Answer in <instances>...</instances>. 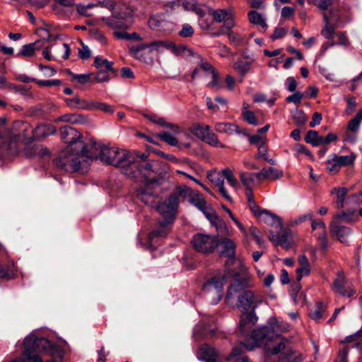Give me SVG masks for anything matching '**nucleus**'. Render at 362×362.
<instances>
[{
  "mask_svg": "<svg viewBox=\"0 0 362 362\" xmlns=\"http://www.w3.org/2000/svg\"><path fill=\"white\" fill-rule=\"evenodd\" d=\"M60 133L62 140L68 146L59 157V165L68 172L84 173L90 165V160L95 157V153H92L90 148H97V142L90 138L84 143L80 139L81 134L70 126L62 127Z\"/></svg>",
  "mask_w": 362,
  "mask_h": 362,
  "instance_id": "1",
  "label": "nucleus"
},
{
  "mask_svg": "<svg viewBox=\"0 0 362 362\" xmlns=\"http://www.w3.org/2000/svg\"><path fill=\"white\" fill-rule=\"evenodd\" d=\"M193 192L186 185L177 187L175 192L165 200L157 206V211L159 212L163 220L159 221L158 228H155L149 235V239L152 240L156 237H164L170 230V225L173 223L177 208L179 204L180 197H190Z\"/></svg>",
  "mask_w": 362,
  "mask_h": 362,
  "instance_id": "2",
  "label": "nucleus"
},
{
  "mask_svg": "<svg viewBox=\"0 0 362 362\" xmlns=\"http://www.w3.org/2000/svg\"><path fill=\"white\" fill-rule=\"evenodd\" d=\"M289 327L288 324L271 317L267 326L252 330L251 339L255 341V345L264 346L268 354H277L286 349L285 343L281 341L276 346H272V343L279 339L281 333L288 331Z\"/></svg>",
  "mask_w": 362,
  "mask_h": 362,
  "instance_id": "3",
  "label": "nucleus"
},
{
  "mask_svg": "<svg viewBox=\"0 0 362 362\" xmlns=\"http://www.w3.org/2000/svg\"><path fill=\"white\" fill-rule=\"evenodd\" d=\"M97 144V148H90L92 153H95V157L93 159L98 158L97 151L100 150L99 158L103 162L122 168L123 173L129 177L132 175L133 166L138 153L124 149L119 150L117 148L102 147L98 143Z\"/></svg>",
  "mask_w": 362,
  "mask_h": 362,
  "instance_id": "4",
  "label": "nucleus"
},
{
  "mask_svg": "<svg viewBox=\"0 0 362 362\" xmlns=\"http://www.w3.org/2000/svg\"><path fill=\"white\" fill-rule=\"evenodd\" d=\"M167 173L165 165L158 160H148L144 153L137 154L134 166L132 175L129 177L144 180L148 183L156 182L163 178Z\"/></svg>",
  "mask_w": 362,
  "mask_h": 362,
  "instance_id": "5",
  "label": "nucleus"
},
{
  "mask_svg": "<svg viewBox=\"0 0 362 362\" xmlns=\"http://www.w3.org/2000/svg\"><path fill=\"white\" fill-rule=\"evenodd\" d=\"M237 293H240L238 296V307L243 313L255 312V310L264 300L263 296L259 293H255L250 290L241 291V284L238 282L231 284L228 288L226 299L228 300Z\"/></svg>",
  "mask_w": 362,
  "mask_h": 362,
  "instance_id": "6",
  "label": "nucleus"
},
{
  "mask_svg": "<svg viewBox=\"0 0 362 362\" xmlns=\"http://www.w3.org/2000/svg\"><path fill=\"white\" fill-rule=\"evenodd\" d=\"M194 249L201 253L209 254L217 247V238L214 235L197 233L192 239Z\"/></svg>",
  "mask_w": 362,
  "mask_h": 362,
  "instance_id": "7",
  "label": "nucleus"
},
{
  "mask_svg": "<svg viewBox=\"0 0 362 362\" xmlns=\"http://www.w3.org/2000/svg\"><path fill=\"white\" fill-rule=\"evenodd\" d=\"M210 127L204 124H194L190 128L192 134L203 141L215 147L224 148L225 146L218 141L214 133L210 132Z\"/></svg>",
  "mask_w": 362,
  "mask_h": 362,
  "instance_id": "8",
  "label": "nucleus"
},
{
  "mask_svg": "<svg viewBox=\"0 0 362 362\" xmlns=\"http://www.w3.org/2000/svg\"><path fill=\"white\" fill-rule=\"evenodd\" d=\"M136 197L146 205L156 206L157 210L158 192L153 184L145 182L136 189Z\"/></svg>",
  "mask_w": 362,
  "mask_h": 362,
  "instance_id": "9",
  "label": "nucleus"
},
{
  "mask_svg": "<svg viewBox=\"0 0 362 362\" xmlns=\"http://www.w3.org/2000/svg\"><path fill=\"white\" fill-rule=\"evenodd\" d=\"M133 15V11L127 9V11L123 13L114 12L112 13V18H102L103 22L110 28L112 30H127V25L124 22L119 20H124L131 17Z\"/></svg>",
  "mask_w": 362,
  "mask_h": 362,
  "instance_id": "10",
  "label": "nucleus"
},
{
  "mask_svg": "<svg viewBox=\"0 0 362 362\" xmlns=\"http://www.w3.org/2000/svg\"><path fill=\"white\" fill-rule=\"evenodd\" d=\"M226 283L225 274L219 273L213 276L204 285V290L206 292H215L218 297V301L222 298V292L224 284Z\"/></svg>",
  "mask_w": 362,
  "mask_h": 362,
  "instance_id": "11",
  "label": "nucleus"
},
{
  "mask_svg": "<svg viewBox=\"0 0 362 362\" xmlns=\"http://www.w3.org/2000/svg\"><path fill=\"white\" fill-rule=\"evenodd\" d=\"M207 178L210 182L218 188L220 194L228 202L233 201L232 197L230 196L226 189L224 187V180L223 177L222 172L217 171L216 169L209 170L206 173Z\"/></svg>",
  "mask_w": 362,
  "mask_h": 362,
  "instance_id": "12",
  "label": "nucleus"
},
{
  "mask_svg": "<svg viewBox=\"0 0 362 362\" xmlns=\"http://www.w3.org/2000/svg\"><path fill=\"white\" fill-rule=\"evenodd\" d=\"M217 249L219 254L222 256H225L229 258H234L236 250L235 242L228 238L224 237L221 238H217Z\"/></svg>",
  "mask_w": 362,
  "mask_h": 362,
  "instance_id": "13",
  "label": "nucleus"
},
{
  "mask_svg": "<svg viewBox=\"0 0 362 362\" xmlns=\"http://www.w3.org/2000/svg\"><path fill=\"white\" fill-rule=\"evenodd\" d=\"M257 321L255 312L243 313L240 319L238 330L243 336H247L252 327Z\"/></svg>",
  "mask_w": 362,
  "mask_h": 362,
  "instance_id": "14",
  "label": "nucleus"
},
{
  "mask_svg": "<svg viewBox=\"0 0 362 362\" xmlns=\"http://www.w3.org/2000/svg\"><path fill=\"white\" fill-rule=\"evenodd\" d=\"M252 341V345L243 344V343L235 345L232 349L230 354L227 357V360L235 359V362H251L247 357L240 356V355L245 349L252 350L255 347L258 346L255 344V341L253 340Z\"/></svg>",
  "mask_w": 362,
  "mask_h": 362,
  "instance_id": "15",
  "label": "nucleus"
},
{
  "mask_svg": "<svg viewBox=\"0 0 362 362\" xmlns=\"http://www.w3.org/2000/svg\"><path fill=\"white\" fill-rule=\"evenodd\" d=\"M334 288L337 293L344 296L351 297L355 293L354 289L347 284L345 276L341 272L338 273L334 282Z\"/></svg>",
  "mask_w": 362,
  "mask_h": 362,
  "instance_id": "16",
  "label": "nucleus"
},
{
  "mask_svg": "<svg viewBox=\"0 0 362 362\" xmlns=\"http://www.w3.org/2000/svg\"><path fill=\"white\" fill-rule=\"evenodd\" d=\"M339 16L334 12H332L330 16L324 14L325 28L321 30V35L326 39L330 40L334 37L335 27L332 24V21L337 22Z\"/></svg>",
  "mask_w": 362,
  "mask_h": 362,
  "instance_id": "17",
  "label": "nucleus"
},
{
  "mask_svg": "<svg viewBox=\"0 0 362 362\" xmlns=\"http://www.w3.org/2000/svg\"><path fill=\"white\" fill-rule=\"evenodd\" d=\"M197 358L205 362H215L218 354L217 351L208 344L202 345L197 351Z\"/></svg>",
  "mask_w": 362,
  "mask_h": 362,
  "instance_id": "18",
  "label": "nucleus"
},
{
  "mask_svg": "<svg viewBox=\"0 0 362 362\" xmlns=\"http://www.w3.org/2000/svg\"><path fill=\"white\" fill-rule=\"evenodd\" d=\"M329 228L331 233L336 235L341 243H344L347 241V238L351 234L349 228L336 222H331Z\"/></svg>",
  "mask_w": 362,
  "mask_h": 362,
  "instance_id": "19",
  "label": "nucleus"
},
{
  "mask_svg": "<svg viewBox=\"0 0 362 362\" xmlns=\"http://www.w3.org/2000/svg\"><path fill=\"white\" fill-rule=\"evenodd\" d=\"M283 176L282 170L272 168H263L260 172L257 173V179L259 180L267 179L269 180H276Z\"/></svg>",
  "mask_w": 362,
  "mask_h": 362,
  "instance_id": "20",
  "label": "nucleus"
},
{
  "mask_svg": "<svg viewBox=\"0 0 362 362\" xmlns=\"http://www.w3.org/2000/svg\"><path fill=\"white\" fill-rule=\"evenodd\" d=\"M215 129L219 133L227 134L228 135L233 134H245V129H241L237 124L233 123H216Z\"/></svg>",
  "mask_w": 362,
  "mask_h": 362,
  "instance_id": "21",
  "label": "nucleus"
},
{
  "mask_svg": "<svg viewBox=\"0 0 362 362\" xmlns=\"http://www.w3.org/2000/svg\"><path fill=\"white\" fill-rule=\"evenodd\" d=\"M56 132V128L51 124H42L33 129V136L35 139H41Z\"/></svg>",
  "mask_w": 362,
  "mask_h": 362,
  "instance_id": "22",
  "label": "nucleus"
},
{
  "mask_svg": "<svg viewBox=\"0 0 362 362\" xmlns=\"http://www.w3.org/2000/svg\"><path fill=\"white\" fill-rule=\"evenodd\" d=\"M214 20L218 23H226L228 21L234 23L233 11L231 8L216 9L211 12Z\"/></svg>",
  "mask_w": 362,
  "mask_h": 362,
  "instance_id": "23",
  "label": "nucleus"
},
{
  "mask_svg": "<svg viewBox=\"0 0 362 362\" xmlns=\"http://www.w3.org/2000/svg\"><path fill=\"white\" fill-rule=\"evenodd\" d=\"M299 267L296 269V280L300 281L303 276H308L310 273V264L305 255H300L298 258Z\"/></svg>",
  "mask_w": 362,
  "mask_h": 362,
  "instance_id": "24",
  "label": "nucleus"
},
{
  "mask_svg": "<svg viewBox=\"0 0 362 362\" xmlns=\"http://www.w3.org/2000/svg\"><path fill=\"white\" fill-rule=\"evenodd\" d=\"M311 221V227L313 230H317V228L321 229V233L318 236V239L321 243V245L323 248L327 247V233L326 226L325 223L320 219H313Z\"/></svg>",
  "mask_w": 362,
  "mask_h": 362,
  "instance_id": "25",
  "label": "nucleus"
},
{
  "mask_svg": "<svg viewBox=\"0 0 362 362\" xmlns=\"http://www.w3.org/2000/svg\"><path fill=\"white\" fill-rule=\"evenodd\" d=\"M207 217L211 223L215 226L218 233L228 235V229L225 221L215 214H208Z\"/></svg>",
  "mask_w": 362,
  "mask_h": 362,
  "instance_id": "26",
  "label": "nucleus"
},
{
  "mask_svg": "<svg viewBox=\"0 0 362 362\" xmlns=\"http://www.w3.org/2000/svg\"><path fill=\"white\" fill-rule=\"evenodd\" d=\"M66 105L71 108L74 109H82L90 110V103H88L84 99H82L78 96L73 98L65 99Z\"/></svg>",
  "mask_w": 362,
  "mask_h": 362,
  "instance_id": "27",
  "label": "nucleus"
},
{
  "mask_svg": "<svg viewBox=\"0 0 362 362\" xmlns=\"http://www.w3.org/2000/svg\"><path fill=\"white\" fill-rule=\"evenodd\" d=\"M255 61L254 58L251 59L250 62L243 61L242 59H238L233 65V68L242 76L244 77L246 74L250 71L251 64Z\"/></svg>",
  "mask_w": 362,
  "mask_h": 362,
  "instance_id": "28",
  "label": "nucleus"
},
{
  "mask_svg": "<svg viewBox=\"0 0 362 362\" xmlns=\"http://www.w3.org/2000/svg\"><path fill=\"white\" fill-rule=\"evenodd\" d=\"M60 121L76 124H84L88 122V118L83 115L67 114L61 117Z\"/></svg>",
  "mask_w": 362,
  "mask_h": 362,
  "instance_id": "29",
  "label": "nucleus"
},
{
  "mask_svg": "<svg viewBox=\"0 0 362 362\" xmlns=\"http://www.w3.org/2000/svg\"><path fill=\"white\" fill-rule=\"evenodd\" d=\"M247 16L251 23L260 25L264 30H267V25L261 13L256 11H251L248 13Z\"/></svg>",
  "mask_w": 362,
  "mask_h": 362,
  "instance_id": "30",
  "label": "nucleus"
},
{
  "mask_svg": "<svg viewBox=\"0 0 362 362\" xmlns=\"http://www.w3.org/2000/svg\"><path fill=\"white\" fill-rule=\"evenodd\" d=\"M190 202L202 211L204 212L206 209V202L204 197L197 192H193L190 197Z\"/></svg>",
  "mask_w": 362,
  "mask_h": 362,
  "instance_id": "31",
  "label": "nucleus"
},
{
  "mask_svg": "<svg viewBox=\"0 0 362 362\" xmlns=\"http://www.w3.org/2000/svg\"><path fill=\"white\" fill-rule=\"evenodd\" d=\"M257 217L262 218L264 221L269 224L281 226L280 218L277 216L269 212L267 210H262L260 211V214Z\"/></svg>",
  "mask_w": 362,
  "mask_h": 362,
  "instance_id": "32",
  "label": "nucleus"
},
{
  "mask_svg": "<svg viewBox=\"0 0 362 362\" xmlns=\"http://www.w3.org/2000/svg\"><path fill=\"white\" fill-rule=\"evenodd\" d=\"M240 180L246 188H252L255 185V178L257 173L241 172L240 173Z\"/></svg>",
  "mask_w": 362,
  "mask_h": 362,
  "instance_id": "33",
  "label": "nucleus"
},
{
  "mask_svg": "<svg viewBox=\"0 0 362 362\" xmlns=\"http://www.w3.org/2000/svg\"><path fill=\"white\" fill-rule=\"evenodd\" d=\"M150 46L151 51L156 50L158 52H161L163 50V49H168L173 52L175 51V45L168 41H155L150 43Z\"/></svg>",
  "mask_w": 362,
  "mask_h": 362,
  "instance_id": "34",
  "label": "nucleus"
},
{
  "mask_svg": "<svg viewBox=\"0 0 362 362\" xmlns=\"http://www.w3.org/2000/svg\"><path fill=\"white\" fill-rule=\"evenodd\" d=\"M0 152L4 157H10L16 155L18 152L16 144L10 142L8 144L4 143L0 147Z\"/></svg>",
  "mask_w": 362,
  "mask_h": 362,
  "instance_id": "35",
  "label": "nucleus"
},
{
  "mask_svg": "<svg viewBox=\"0 0 362 362\" xmlns=\"http://www.w3.org/2000/svg\"><path fill=\"white\" fill-rule=\"evenodd\" d=\"M94 65L99 70H109L110 72L115 73L112 63L106 59L100 57H95Z\"/></svg>",
  "mask_w": 362,
  "mask_h": 362,
  "instance_id": "36",
  "label": "nucleus"
},
{
  "mask_svg": "<svg viewBox=\"0 0 362 362\" xmlns=\"http://www.w3.org/2000/svg\"><path fill=\"white\" fill-rule=\"evenodd\" d=\"M16 276L14 264L0 265V279H11Z\"/></svg>",
  "mask_w": 362,
  "mask_h": 362,
  "instance_id": "37",
  "label": "nucleus"
},
{
  "mask_svg": "<svg viewBox=\"0 0 362 362\" xmlns=\"http://www.w3.org/2000/svg\"><path fill=\"white\" fill-rule=\"evenodd\" d=\"M327 306L322 302H318L314 309L310 311V315L315 321H318L323 317L324 313L326 311Z\"/></svg>",
  "mask_w": 362,
  "mask_h": 362,
  "instance_id": "38",
  "label": "nucleus"
},
{
  "mask_svg": "<svg viewBox=\"0 0 362 362\" xmlns=\"http://www.w3.org/2000/svg\"><path fill=\"white\" fill-rule=\"evenodd\" d=\"M354 214L351 211L342 212L337 214L331 222H336V223L341 224L342 222H352L354 221Z\"/></svg>",
  "mask_w": 362,
  "mask_h": 362,
  "instance_id": "39",
  "label": "nucleus"
},
{
  "mask_svg": "<svg viewBox=\"0 0 362 362\" xmlns=\"http://www.w3.org/2000/svg\"><path fill=\"white\" fill-rule=\"evenodd\" d=\"M348 190L345 187L341 188H334L332 189V194H337V206L339 209H341L344 207V200L346 196Z\"/></svg>",
  "mask_w": 362,
  "mask_h": 362,
  "instance_id": "40",
  "label": "nucleus"
},
{
  "mask_svg": "<svg viewBox=\"0 0 362 362\" xmlns=\"http://www.w3.org/2000/svg\"><path fill=\"white\" fill-rule=\"evenodd\" d=\"M37 42H35L33 43L24 45L21 52L17 54V56L32 57L34 54L35 51L39 49L37 46Z\"/></svg>",
  "mask_w": 362,
  "mask_h": 362,
  "instance_id": "41",
  "label": "nucleus"
},
{
  "mask_svg": "<svg viewBox=\"0 0 362 362\" xmlns=\"http://www.w3.org/2000/svg\"><path fill=\"white\" fill-rule=\"evenodd\" d=\"M90 110H101L106 113H110L112 114L114 112L113 107L104 103L98 102V101H92L90 102Z\"/></svg>",
  "mask_w": 362,
  "mask_h": 362,
  "instance_id": "42",
  "label": "nucleus"
},
{
  "mask_svg": "<svg viewBox=\"0 0 362 362\" xmlns=\"http://www.w3.org/2000/svg\"><path fill=\"white\" fill-rule=\"evenodd\" d=\"M292 243V234L291 231H284L279 238L276 245H280L283 247L288 248Z\"/></svg>",
  "mask_w": 362,
  "mask_h": 362,
  "instance_id": "43",
  "label": "nucleus"
},
{
  "mask_svg": "<svg viewBox=\"0 0 362 362\" xmlns=\"http://www.w3.org/2000/svg\"><path fill=\"white\" fill-rule=\"evenodd\" d=\"M320 136L317 131L310 130L306 134L305 141L314 146H320Z\"/></svg>",
  "mask_w": 362,
  "mask_h": 362,
  "instance_id": "44",
  "label": "nucleus"
},
{
  "mask_svg": "<svg viewBox=\"0 0 362 362\" xmlns=\"http://www.w3.org/2000/svg\"><path fill=\"white\" fill-rule=\"evenodd\" d=\"M334 155L337 160H338L339 164L341 167L353 165L354 160L356 158V156L353 153L346 156H337L336 154Z\"/></svg>",
  "mask_w": 362,
  "mask_h": 362,
  "instance_id": "45",
  "label": "nucleus"
},
{
  "mask_svg": "<svg viewBox=\"0 0 362 362\" xmlns=\"http://www.w3.org/2000/svg\"><path fill=\"white\" fill-rule=\"evenodd\" d=\"M362 122V110H360L354 118L351 119L348 124V129L351 132H356Z\"/></svg>",
  "mask_w": 362,
  "mask_h": 362,
  "instance_id": "46",
  "label": "nucleus"
},
{
  "mask_svg": "<svg viewBox=\"0 0 362 362\" xmlns=\"http://www.w3.org/2000/svg\"><path fill=\"white\" fill-rule=\"evenodd\" d=\"M233 26L234 23L228 21L226 23H223V25H221L216 32L211 33V35L213 37H216L225 34L228 35Z\"/></svg>",
  "mask_w": 362,
  "mask_h": 362,
  "instance_id": "47",
  "label": "nucleus"
},
{
  "mask_svg": "<svg viewBox=\"0 0 362 362\" xmlns=\"http://www.w3.org/2000/svg\"><path fill=\"white\" fill-rule=\"evenodd\" d=\"M223 177H224L228 182L233 187L236 188L238 185V180L233 175L232 171L229 168L222 170Z\"/></svg>",
  "mask_w": 362,
  "mask_h": 362,
  "instance_id": "48",
  "label": "nucleus"
},
{
  "mask_svg": "<svg viewBox=\"0 0 362 362\" xmlns=\"http://www.w3.org/2000/svg\"><path fill=\"white\" fill-rule=\"evenodd\" d=\"M326 166L328 171L331 173H337L341 168V166L334 154L332 158L327 161Z\"/></svg>",
  "mask_w": 362,
  "mask_h": 362,
  "instance_id": "49",
  "label": "nucleus"
},
{
  "mask_svg": "<svg viewBox=\"0 0 362 362\" xmlns=\"http://www.w3.org/2000/svg\"><path fill=\"white\" fill-rule=\"evenodd\" d=\"M159 137L161 139V140L167 142L168 144H169L171 146H177V145L178 142H177V140L176 139V138L173 134L169 133L168 132H166V131L161 132L159 134Z\"/></svg>",
  "mask_w": 362,
  "mask_h": 362,
  "instance_id": "50",
  "label": "nucleus"
},
{
  "mask_svg": "<svg viewBox=\"0 0 362 362\" xmlns=\"http://www.w3.org/2000/svg\"><path fill=\"white\" fill-rule=\"evenodd\" d=\"M211 78L212 80L208 83L207 87L213 90L220 89L222 86L216 70L212 71Z\"/></svg>",
  "mask_w": 362,
  "mask_h": 362,
  "instance_id": "51",
  "label": "nucleus"
},
{
  "mask_svg": "<svg viewBox=\"0 0 362 362\" xmlns=\"http://www.w3.org/2000/svg\"><path fill=\"white\" fill-rule=\"evenodd\" d=\"M196 4V0H175L173 2V5H182L187 11H192Z\"/></svg>",
  "mask_w": 362,
  "mask_h": 362,
  "instance_id": "52",
  "label": "nucleus"
},
{
  "mask_svg": "<svg viewBox=\"0 0 362 362\" xmlns=\"http://www.w3.org/2000/svg\"><path fill=\"white\" fill-rule=\"evenodd\" d=\"M194 33V28L188 23H185L182 26V29L179 31L178 35L182 37H190Z\"/></svg>",
  "mask_w": 362,
  "mask_h": 362,
  "instance_id": "53",
  "label": "nucleus"
},
{
  "mask_svg": "<svg viewBox=\"0 0 362 362\" xmlns=\"http://www.w3.org/2000/svg\"><path fill=\"white\" fill-rule=\"evenodd\" d=\"M338 136L334 133H329L326 136H320V145H328L332 142L337 141Z\"/></svg>",
  "mask_w": 362,
  "mask_h": 362,
  "instance_id": "54",
  "label": "nucleus"
},
{
  "mask_svg": "<svg viewBox=\"0 0 362 362\" xmlns=\"http://www.w3.org/2000/svg\"><path fill=\"white\" fill-rule=\"evenodd\" d=\"M294 353L291 349L286 350V352L281 354L278 362H293Z\"/></svg>",
  "mask_w": 362,
  "mask_h": 362,
  "instance_id": "55",
  "label": "nucleus"
},
{
  "mask_svg": "<svg viewBox=\"0 0 362 362\" xmlns=\"http://www.w3.org/2000/svg\"><path fill=\"white\" fill-rule=\"evenodd\" d=\"M35 83L40 86H59L61 84V81L59 79H52V80H37L35 79Z\"/></svg>",
  "mask_w": 362,
  "mask_h": 362,
  "instance_id": "56",
  "label": "nucleus"
},
{
  "mask_svg": "<svg viewBox=\"0 0 362 362\" xmlns=\"http://www.w3.org/2000/svg\"><path fill=\"white\" fill-rule=\"evenodd\" d=\"M243 115L245 119L250 124L257 125V120L253 112L249 110H244Z\"/></svg>",
  "mask_w": 362,
  "mask_h": 362,
  "instance_id": "57",
  "label": "nucleus"
},
{
  "mask_svg": "<svg viewBox=\"0 0 362 362\" xmlns=\"http://www.w3.org/2000/svg\"><path fill=\"white\" fill-rule=\"evenodd\" d=\"M72 79L77 81L80 83L84 84L90 81L91 74H76L71 73Z\"/></svg>",
  "mask_w": 362,
  "mask_h": 362,
  "instance_id": "58",
  "label": "nucleus"
},
{
  "mask_svg": "<svg viewBox=\"0 0 362 362\" xmlns=\"http://www.w3.org/2000/svg\"><path fill=\"white\" fill-rule=\"evenodd\" d=\"M95 6L96 5L92 4H88L87 5L78 4L76 6V9H77L78 13H80L81 15L85 16H90V14L88 12V10L89 8H91Z\"/></svg>",
  "mask_w": 362,
  "mask_h": 362,
  "instance_id": "59",
  "label": "nucleus"
},
{
  "mask_svg": "<svg viewBox=\"0 0 362 362\" xmlns=\"http://www.w3.org/2000/svg\"><path fill=\"white\" fill-rule=\"evenodd\" d=\"M293 117L298 125H303L306 121L305 115L300 110L296 111Z\"/></svg>",
  "mask_w": 362,
  "mask_h": 362,
  "instance_id": "60",
  "label": "nucleus"
},
{
  "mask_svg": "<svg viewBox=\"0 0 362 362\" xmlns=\"http://www.w3.org/2000/svg\"><path fill=\"white\" fill-rule=\"evenodd\" d=\"M303 97V94L300 92H296L293 95L288 96L286 99L288 103H293L295 104H300Z\"/></svg>",
  "mask_w": 362,
  "mask_h": 362,
  "instance_id": "61",
  "label": "nucleus"
},
{
  "mask_svg": "<svg viewBox=\"0 0 362 362\" xmlns=\"http://www.w3.org/2000/svg\"><path fill=\"white\" fill-rule=\"evenodd\" d=\"M198 23L201 29L207 30L211 27V21L209 18L204 16L199 18Z\"/></svg>",
  "mask_w": 362,
  "mask_h": 362,
  "instance_id": "62",
  "label": "nucleus"
},
{
  "mask_svg": "<svg viewBox=\"0 0 362 362\" xmlns=\"http://www.w3.org/2000/svg\"><path fill=\"white\" fill-rule=\"evenodd\" d=\"M109 70H99L95 76V81L98 82H105L109 80Z\"/></svg>",
  "mask_w": 362,
  "mask_h": 362,
  "instance_id": "63",
  "label": "nucleus"
},
{
  "mask_svg": "<svg viewBox=\"0 0 362 362\" xmlns=\"http://www.w3.org/2000/svg\"><path fill=\"white\" fill-rule=\"evenodd\" d=\"M228 36L230 42L236 45L241 44L243 42V38L241 37V36L237 33H235L232 30H230Z\"/></svg>",
  "mask_w": 362,
  "mask_h": 362,
  "instance_id": "64",
  "label": "nucleus"
}]
</instances>
